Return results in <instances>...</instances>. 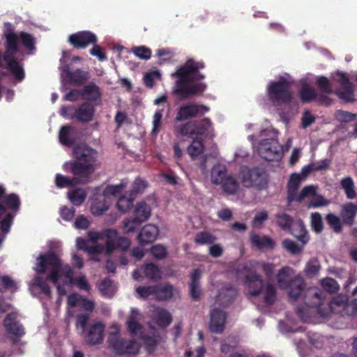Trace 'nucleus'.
I'll return each instance as SVG.
<instances>
[{
	"instance_id": "a18cd8bd",
	"label": "nucleus",
	"mask_w": 357,
	"mask_h": 357,
	"mask_svg": "<svg viewBox=\"0 0 357 357\" xmlns=\"http://www.w3.org/2000/svg\"><path fill=\"white\" fill-rule=\"evenodd\" d=\"M101 294L107 297H111L116 290V284L109 280H103L99 284Z\"/></svg>"
},
{
	"instance_id": "4be33fe9",
	"label": "nucleus",
	"mask_w": 357,
	"mask_h": 357,
	"mask_svg": "<svg viewBox=\"0 0 357 357\" xmlns=\"http://www.w3.org/2000/svg\"><path fill=\"white\" fill-rule=\"evenodd\" d=\"M17 314L15 312L10 313L7 315L3 321V326L6 331L11 335L13 341L22 336L24 333L23 328L15 321Z\"/></svg>"
},
{
	"instance_id": "7c9ffc66",
	"label": "nucleus",
	"mask_w": 357,
	"mask_h": 357,
	"mask_svg": "<svg viewBox=\"0 0 357 357\" xmlns=\"http://www.w3.org/2000/svg\"><path fill=\"white\" fill-rule=\"evenodd\" d=\"M250 241L253 246L262 251L272 250L275 245V242L271 238L255 234H251Z\"/></svg>"
},
{
	"instance_id": "864d4df0",
	"label": "nucleus",
	"mask_w": 357,
	"mask_h": 357,
	"mask_svg": "<svg viewBox=\"0 0 357 357\" xmlns=\"http://www.w3.org/2000/svg\"><path fill=\"white\" fill-rule=\"evenodd\" d=\"M162 110L158 109L155 112L153 116V128L151 133L154 135H156L161 129L162 127Z\"/></svg>"
},
{
	"instance_id": "a211bd4d",
	"label": "nucleus",
	"mask_w": 357,
	"mask_h": 357,
	"mask_svg": "<svg viewBox=\"0 0 357 357\" xmlns=\"http://www.w3.org/2000/svg\"><path fill=\"white\" fill-rule=\"evenodd\" d=\"M277 217V224L281 228L283 229L291 230V234L301 241L303 243V245L305 244L308 241L309 238L302 221L298 220L292 224V220L286 214L278 215Z\"/></svg>"
},
{
	"instance_id": "680f3d73",
	"label": "nucleus",
	"mask_w": 357,
	"mask_h": 357,
	"mask_svg": "<svg viewBox=\"0 0 357 357\" xmlns=\"http://www.w3.org/2000/svg\"><path fill=\"white\" fill-rule=\"evenodd\" d=\"M311 225L312 229L319 233L322 230V217L319 213H314L311 215Z\"/></svg>"
},
{
	"instance_id": "58836bf2",
	"label": "nucleus",
	"mask_w": 357,
	"mask_h": 357,
	"mask_svg": "<svg viewBox=\"0 0 357 357\" xmlns=\"http://www.w3.org/2000/svg\"><path fill=\"white\" fill-rule=\"evenodd\" d=\"M151 209L145 202H139L135 209L134 215L142 222L148 220L151 215Z\"/></svg>"
},
{
	"instance_id": "4c0bfd02",
	"label": "nucleus",
	"mask_w": 357,
	"mask_h": 357,
	"mask_svg": "<svg viewBox=\"0 0 357 357\" xmlns=\"http://www.w3.org/2000/svg\"><path fill=\"white\" fill-rule=\"evenodd\" d=\"M236 294L235 289L231 287H224L216 296L217 304H226L229 303Z\"/></svg>"
},
{
	"instance_id": "ddd939ff",
	"label": "nucleus",
	"mask_w": 357,
	"mask_h": 357,
	"mask_svg": "<svg viewBox=\"0 0 357 357\" xmlns=\"http://www.w3.org/2000/svg\"><path fill=\"white\" fill-rule=\"evenodd\" d=\"M278 284L280 289H287L291 299L298 298L303 291V280L294 276V270L288 266L282 268L278 275Z\"/></svg>"
},
{
	"instance_id": "4d7b16f0",
	"label": "nucleus",
	"mask_w": 357,
	"mask_h": 357,
	"mask_svg": "<svg viewBox=\"0 0 357 357\" xmlns=\"http://www.w3.org/2000/svg\"><path fill=\"white\" fill-rule=\"evenodd\" d=\"M322 287L329 293H335L339 289V285L333 278H326L321 281Z\"/></svg>"
},
{
	"instance_id": "338daca9",
	"label": "nucleus",
	"mask_w": 357,
	"mask_h": 357,
	"mask_svg": "<svg viewBox=\"0 0 357 357\" xmlns=\"http://www.w3.org/2000/svg\"><path fill=\"white\" fill-rule=\"evenodd\" d=\"M92 48L89 50L91 55L97 57L100 61H103L107 59L106 55L103 53L102 48L96 45H92Z\"/></svg>"
},
{
	"instance_id": "5fc2aeb1",
	"label": "nucleus",
	"mask_w": 357,
	"mask_h": 357,
	"mask_svg": "<svg viewBox=\"0 0 357 357\" xmlns=\"http://www.w3.org/2000/svg\"><path fill=\"white\" fill-rule=\"evenodd\" d=\"M0 281L2 283V286H0L1 291H3L5 289L17 290L18 288L17 283L8 275H1Z\"/></svg>"
},
{
	"instance_id": "ea45409f",
	"label": "nucleus",
	"mask_w": 357,
	"mask_h": 357,
	"mask_svg": "<svg viewBox=\"0 0 357 357\" xmlns=\"http://www.w3.org/2000/svg\"><path fill=\"white\" fill-rule=\"evenodd\" d=\"M193 140L188 147V153L192 159H196L204 151V145L202 139L192 137Z\"/></svg>"
},
{
	"instance_id": "69168bd1",
	"label": "nucleus",
	"mask_w": 357,
	"mask_h": 357,
	"mask_svg": "<svg viewBox=\"0 0 357 357\" xmlns=\"http://www.w3.org/2000/svg\"><path fill=\"white\" fill-rule=\"evenodd\" d=\"M83 297L78 294H72L68 297V309L80 306Z\"/></svg>"
},
{
	"instance_id": "dca6fc26",
	"label": "nucleus",
	"mask_w": 357,
	"mask_h": 357,
	"mask_svg": "<svg viewBox=\"0 0 357 357\" xmlns=\"http://www.w3.org/2000/svg\"><path fill=\"white\" fill-rule=\"evenodd\" d=\"M29 283V291L31 294L40 300H49L51 298V289L47 284V279L50 282L48 278V273H38Z\"/></svg>"
},
{
	"instance_id": "f257e3e1",
	"label": "nucleus",
	"mask_w": 357,
	"mask_h": 357,
	"mask_svg": "<svg viewBox=\"0 0 357 357\" xmlns=\"http://www.w3.org/2000/svg\"><path fill=\"white\" fill-rule=\"evenodd\" d=\"M33 270L38 273H48V278L56 286L61 298L66 294L67 287L74 284L80 290L89 291L91 287L85 275L74 278V271L68 264H62L60 259L52 252L40 253L36 258Z\"/></svg>"
},
{
	"instance_id": "f704fd0d",
	"label": "nucleus",
	"mask_w": 357,
	"mask_h": 357,
	"mask_svg": "<svg viewBox=\"0 0 357 357\" xmlns=\"http://www.w3.org/2000/svg\"><path fill=\"white\" fill-rule=\"evenodd\" d=\"M67 197L71 204L79 206L84 202L86 197V192L83 188L73 189L68 192Z\"/></svg>"
},
{
	"instance_id": "1a4fd4ad",
	"label": "nucleus",
	"mask_w": 357,
	"mask_h": 357,
	"mask_svg": "<svg viewBox=\"0 0 357 357\" xmlns=\"http://www.w3.org/2000/svg\"><path fill=\"white\" fill-rule=\"evenodd\" d=\"M254 267L252 264L243 267L238 271V276H244V283L249 289L252 296H259L267 305L271 304L275 299V290L272 285L262 283L260 277L251 273V268Z\"/></svg>"
},
{
	"instance_id": "20e7f679",
	"label": "nucleus",
	"mask_w": 357,
	"mask_h": 357,
	"mask_svg": "<svg viewBox=\"0 0 357 357\" xmlns=\"http://www.w3.org/2000/svg\"><path fill=\"white\" fill-rule=\"evenodd\" d=\"M4 27L6 51L3 56L0 54V68L8 70L17 83L21 82L25 77V73L22 64L15 58L19 52L17 45L21 43L28 50H33L34 39L30 34L24 32L15 33L10 23H6Z\"/></svg>"
},
{
	"instance_id": "e433bc0d",
	"label": "nucleus",
	"mask_w": 357,
	"mask_h": 357,
	"mask_svg": "<svg viewBox=\"0 0 357 357\" xmlns=\"http://www.w3.org/2000/svg\"><path fill=\"white\" fill-rule=\"evenodd\" d=\"M93 113V107L90 104L84 103L76 110V118L79 121L87 122L92 119Z\"/></svg>"
},
{
	"instance_id": "3c124183",
	"label": "nucleus",
	"mask_w": 357,
	"mask_h": 357,
	"mask_svg": "<svg viewBox=\"0 0 357 357\" xmlns=\"http://www.w3.org/2000/svg\"><path fill=\"white\" fill-rule=\"evenodd\" d=\"M341 185L349 199H354L356 192L354 189V182L350 177H347L342 180Z\"/></svg>"
},
{
	"instance_id": "aec40b11",
	"label": "nucleus",
	"mask_w": 357,
	"mask_h": 357,
	"mask_svg": "<svg viewBox=\"0 0 357 357\" xmlns=\"http://www.w3.org/2000/svg\"><path fill=\"white\" fill-rule=\"evenodd\" d=\"M301 83V89L299 95L303 102L315 100L321 105H329L331 104L332 100L326 94L317 95L315 89L309 86L307 79H302Z\"/></svg>"
},
{
	"instance_id": "e2e57ef3",
	"label": "nucleus",
	"mask_w": 357,
	"mask_h": 357,
	"mask_svg": "<svg viewBox=\"0 0 357 357\" xmlns=\"http://www.w3.org/2000/svg\"><path fill=\"white\" fill-rule=\"evenodd\" d=\"M141 223L142 222L137 220L136 217L132 220H126L123 223V229L126 233L134 232Z\"/></svg>"
},
{
	"instance_id": "0e129e2a",
	"label": "nucleus",
	"mask_w": 357,
	"mask_h": 357,
	"mask_svg": "<svg viewBox=\"0 0 357 357\" xmlns=\"http://www.w3.org/2000/svg\"><path fill=\"white\" fill-rule=\"evenodd\" d=\"M215 240L213 236L206 232L199 233L195 237V242L199 244H211Z\"/></svg>"
},
{
	"instance_id": "393cba45",
	"label": "nucleus",
	"mask_w": 357,
	"mask_h": 357,
	"mask_svg": "<svg viewBox=\"0 0 357 357\" xmlns=\"http://www.w3.org/2000/svg\"><path fill=\"white\" fill-rule=\"evenodd\" d=\"M226 314L220 309L213 308L211 313L209 328L213 333H222L225 328Z\"/></svg>"
},
{
	"instance_id": "cd10ccee",
	"label": "nucleus",
	"mask_w": 357,
	"mask_h": 357,
	"mask_svg": "<svg viewBox=\"0 0 357 357\" xmlns=\"http://www.w3.org/2000/svg\"><path fill=\"white\" fill-rule=\"evenodd\" d=\"M158 234V228L154 225L149 224L142 229L137 236V239L140 244H148L154 241Z\"/></svg>"
},
{
	"instance_id": "13d9d810",
	"label": "nucleus",
	"mask_w": 357,
	"mask_h": 357,
	"mask_svg": "<svg viewBox=\"0 0 357 357\" xmlns=\"http://www.w3.org/2000/svg\"><path fill=\"white\" fill-rule=\"evenodd\" d=\"M329 201L326 199L323 196L317 195V192L312 196L310 203L309 207L317 208L324 206H327L329 204Z\"/></svg>"
},
{
	"instance_id": "72a5a7b5",
	"label": "nucleus",
	"mask_w": 357,
	"mask_h": 357,
	"mask_svg": "<svg viewBox=\"0 0 357 357\" xmlns=\"http://www.w3.org/2000/svg\"><path fill=\"white\" fill-rule=\"evenodd\" d=\"M304 181L300 174L296 173L292 174L288 183V201L289 202H294L296 195L297 189L301 183Z\"/></svg>"
},
{
	"instance_id": "f8f14e48",
	"label": "nucleus",
	"mask_w": 357,
	"mask_h": 357,
	"mask_svg": "<svg viewBox=\"0 0 357 357\" xmlns=\"http://www.w3.org/2000/svg\"><path fill=\"white\" fill-rule=\"evenodd\" d=\"M175 135L177 137H190L198 138L199 137L213 136V128L208 119H204L199 121H189L175 127Z\"/></svg>"
},
{
	"instance_id": "0eeeda50",
	"label": "nucleus",
	"mask_w": 357,
	"mask_h": 357,
	"mask_svg": "<svg viewBox=\"0 0 357 357\" xmlns=\"http://www.w3.org/2000/svg\"><path fill=\"white\" fill-rule=\"evenodd\" d=\"M309 295H314V298L317 300V303H314L310 305L307 312L301 308L298 309L299 315L301 319L305 321H309L308 314L314 312V309L316 308V311L322 317H327L330 312H342V314L348 315H354L357 310L356 304L354 302L348 303L346 296L339 295L335 297L329 306L326 307V310L323 309V304L321 303L323 300V293L318 289L312 288L308 291Z\"/></svg>"
},
{
	"instance_id": "09e8293b",
	"label": "nucleus",
	"mask_w": 357,
	"mask_h": 357,
	"mask_svg": "<svg viewBox=\"0 0 357 357\" xmlns=\"http://www.w3.org/2000/svg\"><path fill=\"white\" fill-rule=\"evenodd\" d=\"M317 192V188L314 185H308L303 188L300 192H297L294 201L302 202L305 198H312Z\"/></svg>"
},
{
	"instance_id": "9d476101",
	"label": "nucleus",
	"mask_w": 357,
	"mask_h": 357,
	"mask_svg": "<svg viewBox=\"0 0 357 357\" xmlns=\"http://www.w3.org/2000/svg\"><path fill=\"white\" fill-rule=\"evenodd\" d=\"M332 79L338 83L340 89L333 90L328 79L324 76L317 77L318 86L326 94L335 93L344 102H351L354 100V86L350 82L348 75L342 72L337 71L331 76Z\"/></svg>"
},
{
	"instance_id": "473e14b6",
	"label": "nucleus",
	"mask_w": 357,
	"mask_h": 357,
	"mask_svg": "<svg viewBox=\"0 0 357 357\" xmlns=\"http://www.w3.org/2000/svg\"><path fill=\"white\" fill-rule=\"evenodd\" d=\"M228 176L226 172V167L222 165L218 164L214 165L211 170V180L213 184L222 186V183Z\"/></svg>"
},
{
	"instance_id": "6ab92c4d",
	"label": "nucleus",
	"mask_w": 357,
	"mask_h": 357,
	"mask_svg": "<svg viewBox=\"0 0 357 357\" xmlns=\"http://www.w3.org/2000/svg\"><path fill=\"white\" fill-rule=\"evenodd\" d=\"M208 108L203 105L186 103L181 105L177 111L175 121L179 122L187 120L198 115H202L208 112Z\"/></svg>"
},
{
	"instance_id": "412c9836",
	"label": "nucleus",
	"mask_w": 357,
	"mask_h": 357,
	"mask_svg": "<svg viewBox=\"0 0 357 357\" xmlns=\"http://www.w3.org/2000/svg\"><path fill=\"white\" fill-rule=\"evenodd\" d=\"M68 41L76 48L84 49L90 45H95L98 41V38L91 31H82L70 35Z\"/></svg>"
},
{
	"instance_id": "a878e982",
	"label": "nucleus",
	"mask_w": 357,
	"mask_h": 357,
	"mask_svg": "<svg viewBox=\"0 0 357 357\" xmlns=\"http://www.w3.org/2000/svg\"><path fill=\"white\" fill-rule=\"evenodd\" d=\"M61 77L62 80L69 81L72 83H81L88 78V73L81 70H77L71 73L68 66H61Z\"/></svg>"
},
{
	"instance_id": "052dcab7",
	"label": "nucleus",
	"mask_w": 357,
	"mask_h": 357,
	"mask_svg": "<svg viewBox=\"0 0 357 357\" xmlns=\"http://www.w3.org/2000/svg\"><path fill=\"white\" fill-rule=\"evenodd\" d=\"M282 246L286 250H287L292 255H296L300 253L303 249V246H298L294 241L289 239H286L283 241Z\"/></svg>"
},
{
	"instance_id": "a19ab883",
	"label": "nucleus",
	"mask_w": 357,
	"mask_h": 357,
	"mask_svg": "<svg viewBox=\"0 0 357 357\" xmlns=\"http://www.w3.org/2000/svg\"><path fill=\"white\" fill-rule=\"evenodd\" d=\"M82 96L89 100H96L100 98V92L96 85L90 84L84 88Z\"/></svg>"
},
{
	"instance_id": "39448f33",
	"label": "nucleus",
	"mask_w": 357,
	"mask_h": 357,
	"mask_svg": "<svg viewBox=\"0 0 357 357\" xmlns=\"http://www.w3.org/2000/svg\"><path fill=\"white\" fill-rule=\"evenodd\" d=\"M293 83L290 75L283 73L277 79L270 81L266 88L267 100L261 99L259 103L271 113H278L284 121L287 117L279 107L284 105L285 107H294L297 109V105L294 101L293 95L289 87Z\"/></svg>"
},
{
	"instance_id": "2eb2a0df",
	"label": "nucleus",
	"mask_w": 357,
	"mask_h": 357,
	"mask_svg": "<svg viewBox=\"0 0 357 357\" xmlns=\"http://www.w3.org/2000/svg\"><path fill=\"white\" fill-rule=\"evenodd\" d=\"M239 178L245 188H262L266 184V172L260 168L249 169L244 167L241 170Z\"/></svg>"
},
{
	"instance_id": "774afa93",
	"label": "nucleus",
	"mask_w": 357,
	"mask_h": 357,
	"mask_svg": "<svg viewBox=\"0 0 357 357\" xmlns=\"http://www.w3.org/2000/svg\"><path fill=\"white\" fill-rule=\"evenodd\" d=\"M74 225L77 229H86L89 227L90 222L87 218L81 215L75 219Z\"/></svg>"
},
{
	"instance_id": "bb28decb",
	"label": "nucleus",
	"mask_w": 357,
	"mask_h": 357,
	"mask_svg": "<svg viewBox=\"0 0 357 357\" xmlns=\"http://www.w3.org/2000/svg\"><path fill=\"white\" fill-rule=\"evenodd\" d=\"M190 295L192 299L197 301L202 295V291L200 287L202 271L199 269H195L190 273Z\"/></svg>"
},
{
	"instance_id": "4468645a",
	"label": "nucleus",
	"mask_w": 357,
	"mask_h": 357,
	"mask_svg": "<svg viewBox=\"0 0 357 357\" xmlns=\"http://www.w3.org/2000/svg\"><path fill=\"white\" fill-rule=\"evenodd\" d=\"M119 326L114 324L110 328L109 336V346L119 354H138L139 344L132 340H126L120 337L119 333Z\"/></svg>"
},
{
	"instance_id": "5701e85b",
	"label": "nucleus",
	"mask_w": 357,
	"mask_h": 357,
	"mask_svg": "<svg viewBox=\"0 0 357 357\" xmlns=\"http://www.w3.org/2000/svg\"><path fill=\"white\" fill-rule=\"evenodd\" d=\"M144 275H141L139 270H135L132 273V278L135 280H140L144 277L151 280H158L162 277V273L160 268L153 264H147L141 268Z\"/></svg>"
},
{
	"instance_id": "bf43d9fd",
	"label": "nucleus",
	"mask_w": 357,
	"mask_h": 357,
	"mask_svg": "<svg viewBox=\"0 0 357 357\" xmlns=\"http://www.w3.org/2000/svg\"><path fill=\"white\" fill-rule=\"evenodd\" d=\"M326 220L335 231L340 232L341 231L342 223L339 217L332 213H329L326 216Z\"/></svg>"
},
{
	"instance_id": "6e6552de",
	"label": "nucleus",
	"mask_w": 357,
	"mask_h": 357,
	"mask_svg": "<svg viewBox=\"0 0 357 357\" xmlns=\"http://www.w3.org/2000/svg\"><path fill=\"white\" fill-rule=\"evenodd\" d=\"M261 138L259 143L253 142L254 150L264 159L271 161L282 158L284 149L278 142V132L273 128H268L260 132Z\"/></svg>"
},
{
	"instance_id": "c756f323",
	"label": "nucleus",
	"mask_w": 357,
	"mask_h": 357,
	"mask_svg": "<svg viewBox=\"0 0 357 357\" xmlns=\"http://www.w3.org/2000/svg\"><path fill=\"white\" fill-rule=\"evenodd\" d=\"M155 298L159 301L169 300L178 294V291L169 284L155 285Z\"/></svg>"
},
{
	"instance_id": "c85d7f7f",
	"label": "nucleus",
	"mask_w": 357,
	"mask_h": 357,
	"mask_svg": "<svg viewBox=\"0 0 357 357\" xmlns=\"http://www.w3.org/2000/svg\"><path fill=\"white\" fill-rule=\"evenodd\" d=\"M105 326L101 322L93 324L87 333V341L91 344L102 343L104 338Z\"/></svg>"
},
{
	"instance_id": "b1692460",
	"label": "nucleus",
	"mask_w": 357,
	"mask_h": 357,
	"mask_svg": "<svg viewBox=\"0 0 357 357\" xmlns=\"http://www.w3.org/2000/svg\"><path fill=\"white\" fill-rule=\"evenodd\" d=\"M116 236V229H108L102 231H90L88 232V237L91 241H98L99 240H105L106 250H110L113 248L114 238Z\"/></svg>"
},
{
	"instance_id": "7ed1b4c3",
	"label": "nucleus",
	"mask_w": 357,
	"mask_h": 357,
	"mask_svg": "<svg viewBox=\"0 0 357 357\" xmlns=\"http://www.w3.org/2000/svg\"><path fill=\"white\" fill-rule=\"evenodd\" d=\"M204 68L202 61L188 59L183 64L178 66L172 77L177 78L173 88V92L182 99L202 94L206 89L203 82L204 75L199 70Z\"/></svg>"
},
{
	"instance_id": "c03bdc74",
	"label": "nucleus",
	"mask_w": 357,
	"mask_h": 357,
	"mask_svg": "<svg viewBox=\"0 0 357 357\" xmlns=\"http://www.w3.org/2000/svg\"><path fill=\"white\" fill-rule=\"evenodd\" d=\"M113 248L110 250H106V252L109 254L115 249L119 248L121 250H126L130 247V241L126 238L119 236L118 231L116 230V236L114 238L113 241Z\"/></svg>"
},
{
	"instance_id": "6e6d98bb",
	"label": "nucleus",
	"mask_w": 357,
	"mask_h": 357,
	"mask_svg": "<svg viewBox=\"0 0 357 357\" xmlns=\"http://www.w3.org/2000/svg\"><path fill=\"white\" fill-rule=\"evenodd\" d=\"M356 114L349 112L338 110L335 114V119L341 123H347L355 120Z\"/></svg>"
},
{
	"instance_id": "c9c22d12",
	"label": "nucleus",
	"mask_w": 357,
	"mask_h": 357,
	"mask_svg": "<svg viewBox=\"0 0 357 357\" xmlns=\"http://www.w3.org/2000/svg\"><path fill=\"white\" fill-rule=\"evenodd\" d=\"M357 211V206L351 203L343 206L341 212L342 222L347 225H352Z\"/></svg>"
},
{
	"instance_id": "37998d69",
	"label": "nucleus",
	"mask_w": 357,
	"mask_h": 357,
	"mask_svg": "<svg viewBox=\"0 0 357 357\" xmlns=\"http://www.w3.org/2000/svg\"><path fill=\"white\" fill-rule=\"evenodd\" d=\"M221 187L223 191L227 194H235L240 188L239 184L234 178L230 175L227 176Z\"/></svg>"
},
{
	"instance_id": "9b49d317",
	"label": "nucleus",
	"mask_w": 357,
	"mask_h": 357,
	"mask_svg": "<svg viewBox=\"0 0 357 357\" xmlns=\"http://www.w3.org/2000/svg\"><path fill=\"white\" fill-rule=\"evenodd\" d=\"M5 189L0 185V229L5 234L8 233L14 217L20 208V201L15 194L3 197Z\"/></svg>"
},
{
	"instance_id": "2f4dec72",
	"label": "nucleus",
	"mask_w": 357,
	"mask_h": 357,
	"mask_svg": "<svg viewBox=\"0 0 357 357\" xmlns=\"http://www.w3.org/2000/svg\"><path fill=\"white\" fill-rule=\"evenodd\" d=\"M77 130L70 126H63L59 132V142L63 145L70 146L75 140L77 137Z\"/></svg>"
},
{
	"instance_id": "f3484780",
	"label": "nucleus",
	"mask_w": 357,
	"mask_h": 357,
	"mask_svg": "<svg viewBox=\"0 0 357 357\" xmlns=\"http://www.w3.org/2000/svg\"><path fill=\"white\" fill-rule=\"evenodd\" d=\"M126 187V183L123 182L119 185L107 186L102 192L103 202H93L92 203L91 208L92 214L94 215H102L108 209L109 206L107 201L113 197H117Z\"/></svg>"
},
{
	"instance_id": "423d86ee",
	"label": "nucleus",
	"mask_w": 357,
	"mask_h": 357,
	"mask_svg": "<svg viewBox=\"0 0 357 357\" xmlns=\"http://www.w3.org/2000/svg\"><path fill=\"white\" fill-rule=\"evenodd\" d=\"M73 155L77 161L72 165V172L76 177L70 178L57 174L55 178V183L59 188H68L78 183L88 181L90 174L93 171V163L97 156L95 150L85 144H81L74 149Z\"/></svg>"
},
{
	"instance_id": "de8ad7c7",
	"label": "nucleus",
	"mask_w": 357,
	"mask_h": 357,
	"mask_svg": "<svg viewBox=\"0 0 357 357\" xmlns=\"http://www.w3.org/2000/svg\"><path fill=\"white\" fill-rule=\"evenodd\" d=\"M130 52L140 59L149 60L151 57V50L145 46L133 47Z\"/></svg>"
},
{
	"instance_id": "603ef678",
	"label": "nucleus",
	"mask_w": 357,
	"mask_h": 357,
	"mask_svg": "<svg viewBox=\"0 0 357 357\" xmlns=\"http://www.w3.org/2000/svg\"><path fill=\"white\" fill-rule=\"evenodd\" d=\"M135 291L139 298H145L150 296H153L155 297L156 289L155 285L139 286L136 288Z\"/></svg>"
},
{
	"instance_id": "49530a36",
	"label": "nucleus",
	"mask_w": 357,
	"mask_h": 357,
	"mask_svg": "<svg viewBox=\"0 0 357 357\" xmlns=\"http://www.w3.org/2000/svg\"><path fill=\"white\" fill-rule=\"evenodd\" d=\"M160 79L161 73L157 69L146 73L144 76V82L148 87H152L157 81Z\"/></svg>"
},
{
	"instance_id": "f03ea898",
	"label": "nucleus",
	"mask_w": 357,
	"mask_h": 357,
	"mask_svg": "<svg viewBox=\"0 0 357 357\" xmlns=\"http://www.w3.org/2000/svg\"><path fill=\"white\" fill-rule=\"evenodd\" d=\"M151 321L149 326L151 331L152 335H144L142 326L140 321L143 317L140 312L136 308H132L130 314L126 321L127 329L133 337L141 338L149 351L153 349L157 343L161 340L160 333L156 330L155 326L159 328H164L168 326L172 321L171 314L165 308L153 306L149 311Z\"/></svg>"
},
{
	"instance_id": "79ce46f5",
	"label": "nucleus",
	"mask_w": 357,
	"mask_h": 357,
	"mask_svg": "<svg viewBox=\"0 0 357 357\" xmlns=\"http://www.w3.org/2000/svg\"><path fill=\"white\" fill-rule=\"evenodd\" d=\"M135 196L131 192H126L124 195L121 197L117 202V208L121 212L128 211L132 206V202Z\"/></svg>"
},
{
	"instance_id": "8fccbe9b",
	"label": "nucleus",
	"mask_w": 357,
	"mask_h": 357,
	"mask_svg": "<svg viewBox=\"0 0 357 357\" xmlns=\"http://www.w3.org/2000/svg\"><path fill=\"white\" fill-rule=\"evenodd\" d=\"M319 268V262L315 259H312L307 263L305 268V275L309 278L314 277L318 274Z\"/></svg>"
}]
</instances>
